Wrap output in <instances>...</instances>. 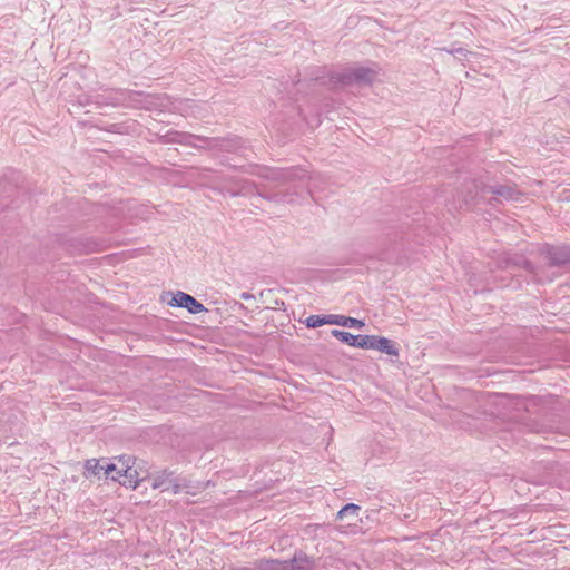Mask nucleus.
<instances>
[{
    "mask_svg": "<svg viewBox=\"0 0 570 570\" xmlns=\"http://www.w3.org/2000/svg\"><path fill=\"white\" fill-rule=\"evenodd\" d=\"M239 570H285V561L278 559H262L255 563L253 569L240 568Z\"/></svg>",
    "mask_w": 570,
    "mask_h": 570,
    "instance_id": "6e6552de",
    "label": "nucleus"
},
{
    "mask_svg": "<svg viewBox=\"0 0 570 570\" xmlns=\"http://www.w3.org/2000/svg\"><path fill=\"white\" fill-rule=\"evenodd\" d=\"M330 324L347 326V327H357V328H361L364 326L363 321L354 318V317L344 316V315H331Z\"/></svg>",
    "mask_w": 570,
    "mask_h": 570,
    "instance_id": "1a4fd4ad",
    "label": "nucleus"
},
{
    "mask_svg": "<svg viewBox=\"0 0 570 570\" xmlns=\"http://www.w3.org/2000/svg\"><path fill=\"white\" fill-rule=\"evenodd\" d=\"M332 335L341 341L342 343H345L353 347H360L368 350L370 341L372 335H354L350 332L341 331V330H333Z\"/></svg>",
    "mask_w": 570,
    "mask_h": 570,
    "instance_id": "20e7f679",
    "label": "nucleus"
},
{
    "mask_svg": "<svg viewBox=\"0 0 570 570\" xmlns=\"http://www.w3.org/2000/svg\"><path fill=\"white\" fill-rule=\"evenodd\" d=\"M493 194L508 200H515L517 191L509 186H500L493 189Z\"/></svg>",
    "mask_w": 570,
    "mask_h": 570,
    "instance_id": "f8f14e48",
    "label": "nucleus"
},
{
    "mask_svg": "<svg viewBox=\"0 0 570 570\" xmlns=\"http://www.w3.org/2000/svg\"><path fill=\"white\" fill-rule=\"evenodd\" d=\"M377 72L372 68L366 67H358L353 70H351L346 75V80L348 82H356V83H371L376 78Z\"/></svg>",
    "mask_w": 570,
    "mask_h": 570,
    "instance_id": "39448f33",
    "label": "nucleus"
},
{
    "mask_svg": "<svg viewBox=\"0 0 570 570\" xmlns=\"http://www.w3.org/2000/svg\"><path fill=\"white\" fill-rule=\"evenodd\" d=\"M170 306L174 307H184L191 314H198L205 311V307L202 303L196 301L189 294L178 291L169 302Z\"/></svg>",
    "mask_w": 570,
    "mask_h": 570,
    "instance_id": "7ed1b4c3",
    "label": "nucleus"
},
{
    "mask_svg": "<svg viewBox=\"0 0 570 570\" xmlns=\"http://www.w3.org/2000/svg\"><path fill=\"white\" fill-rule=\"evenodd\" d=\"M331 315L321 316V315H311L305 320V324L309 328H316L324 324H330Z\"/></svg>",
    "mask_w": 570,
    "mask_h": 570,
    "instance_id": "9d476101",
    "label": "nucleus"
},
{
    "mask_svg": "<svg viewBox=\"0 0 570 570\" xmlns=\"http://www.w3.org/2000/svg\"><path fill=\"white\" fill-rule=\"evenodd\" d=\"M368 350H376L391 356H399V348L389 338L382 336H371Z\"/></svg>",
    "mask_w": 570,
    "mask_h": 570,
    "instance_id": "423d86ee",
    "label": "nucleus"
},
{
    "mask_svg": "<svg viewBox=\"0 0 570 570\" xmlns=\"http://www.w3.org/2000/svg\"><path fill=\"white\" fill-rule=\"evenodd\" d=\"M284 561L285 570H311L314 567V560L303 552H298L292 559Z\"/></svg>",
    "mask_w": 570,
    "mask_h": 570,
    "instance_id": "0eeeda50",
    "label": "nucleus"
},
{
    "mask_svg": "<svg viewBox=\"0 0 570 570\" xmlns=\"http://www.w3.org/2000/svg\"><path fill=\"white\" fill-rule=\"evenodd\" d=\"M561 264H570V247H564L560 250V257L557 258Z\"/></svg>",
    "mask_w": 570,
    "mask_h": 570,
    "instance_id": "ddd939ff",
    "label": "nucleus"
},
{
    "mask_svg": "<svg viewBox=\"0 0 570 570\" xmlns=\"http://www.w3.org/2000/svg\"><path fill=\"white\" fill-rule=\"evenodd\" d=\"M448 52L451 53V55L463 53L464 49L463 48H458V49H454V50H448Z\"/></svg>",
    "mask_w": 570,
    "mask_h": 570,
    "instance_id": "2eb2a0df",
    "label": "nucleus"
},
{
    "mask_svg": "<svg viewBox=\"0 0 570 570\" xmlns=\"http://www.w3.org/2000/svg\"><path fill=\"white\" fill-rule=\"evenodd\" d=\"M151 488L155 490L170 491L177 494L181 491L183 484L173 472L163 471L151 478Z\"/></svg>",
    "mask_w": 570,
    "mask_h": 570,
    "instance_id": "f03ea898",
    "label": "nucleus"
},
{
    "mask_svg": "<svg viewBox=\"0 0 570 570\" xmlns=\"http://www.w3.org/2000/svg\"><path fill=\"white\" fill-rule=\"evenodd\" d=\"M108 476H110V478H111V480H114V481H118V482H120V483H121V484H124V485H125V482H124V481H129V480H130L129 478H126V476L124 475V472H120V473H119V470H112V471H111V474H109Z\"/></svg>",
    "mask_w": 570,
    "mask_h": 570,
    "instance_id": "4468645a",
    "label": "nucleus"
},
{
    "mask_svg": "<svg viewBox=\"0 0 570 570\" xmlns=\"http://www.w3.org/2000/svg\"><path fill=\"white\" fill-rule=\"evenodd\" d=\"M361 510V507L355 503H348L344 505L338 512L336 518L343 520L347 515L356 517Z\"/></svg>",
    "mask_w": 570,
    "mask_h": 570,
    "instance_id": "9b49d317",
    "label": "nucleus"
},
{
    "mask_svg": "<svg viewBox=\"0 0 570 570\" xmlns=\"http://www.w3.org/2000/svg\"><path fill=\"white\" fill-rule=\"evenodd\" d=\"M112 470H119V473L124 472V475L130 479L129 481H124L125 487L131 489L137 488V471L120 460L118 463H108L106 465L100 464L99 460L96 459L87 460L85 463L86 478L99 475L101 472H104L105 475H109Z\"/></svg>",
    "mask_w": 570,
    "mask_h": 570,
    "instance_id": "f257e3e1",
    "label": "nucleus"
}]
</instances>
